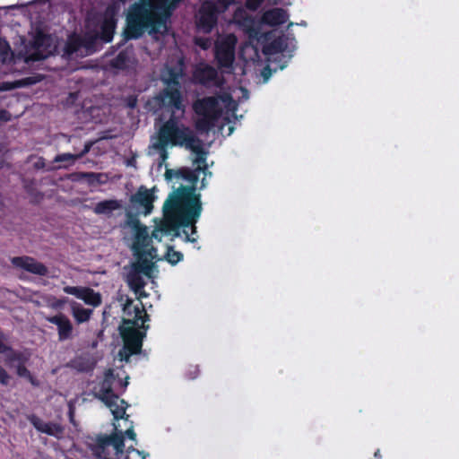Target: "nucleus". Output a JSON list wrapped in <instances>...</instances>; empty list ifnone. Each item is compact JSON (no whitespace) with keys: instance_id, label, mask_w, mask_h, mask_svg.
Masks as SVG:
<instances>
[{"instance_id":"f257e3e1","label":"nucleus","mask_w":459,"mask_h":459,"mask_svg":"<svg viewBox=\"0 0 459 459\" xmlns=\"http://www.w3.org/2000/svg\"><path fill=\"white\" fill-rule=\"evenodd\" d=\"M183 0H137L128 8L123 30L125 41L138 39L145 32L156 34L167 23Z\"/></svg>"},{"instance_id":"f03ea898","label":"nucleus","mask_w":459,"mask_h":459,"mask_svg":"<svg viewBox=\"0 0 459 459\" xmlns=\"http://www.w3.org/2000/svg\"><path fill=\"white\" fill-rule=\"evenodd\" d=\"M164 220L152 231V238L161 240L163 235L178 237L179 229L188 228L198 221L202 211L201 195L194 186H179L164 203Z\"/></svg>"},{"instance_id":"7ed1b4c3","label":"nucleus","mask_w":459,"mask_h":459,"mask_svg":"<svg viewBox=\"0 0 459 459\" xmlns=\"http://www.w3.org/2000/svg\"><path fill=\"white\" fill-rule=\"evenodd\" d=\"M185 146L197 154V162H205V153L204 152L201 140L195 134L190 127L182 126L176 127L172 119L166 121L160 128L158 133V140L152 144V148L157 150L160 154L159 165L169 158L167 146Z\"/></svg>"},{"instance_id":"20e7f679","label":"nucleus","mask_w":459,"mask_h":459,"mask_svg":"<svg viewBox=\"0 0 459 459\" xmlns=\"http://www.w3.org/2000/svg\"><path fill=\"white\" fill-rule=\"evenodd\" d=\"M0 355H4V362L9 368H14L19 377L27 379L33 386H39V381L27 368L30 360L28 352L13 348L9 335L0 329Z\"/></svg>"},{"instance_id":"39448f33","label":"nucleus","mask_w":459,"mask_h":459,"mask_svg":"<svg viewBox=\"0 0 459 459\" xmlns=\"http://www.w3.org/2000/svg\"><path fill=\"white\" fill-rule=\"evenodd\" d=\"M193 110L199 117L195 127L202 132H208L214 127L222 114L219 98L216 96L197 99L193 103Z\"/></svg>"},{"instance_id":"423d86ee","label":"nucleus","mask_w":459,"mask_h":459,"mask_svg":"<svg viewBox=\"0 0 459 459\" xmlns=\"http://www.w3.org/2000/svg\"><path fill=\"white\" fill-rule=\"evenodd\" d=\"M155 100L160 108H166L170 112V116L167 121H172L176 127L185 126L180 123L181 118L186 113V106L184 104V97L181 88L164 87L155 96Z\"/></svg>"},{"instance_id":"0eeeda50","label":"nucleus","mask_w":459,"mask_h":459,"mask_svg":"<svg viewBox=\"0 0 459 459\" xmlns=\"http://www.w3.org/2000/svg\"><path fill=\"white\" fill-rule=\"evenodd\" d=\"M113 446L117 455H122L125 448V437L122 432L112 435H99L96 438V444L91 450L96 459H110L107 447Z\"/></svg>"},{"instance_id":"6e6552de","label":"nucleus","mask_w":459,"mask_h":459,"mask_svg":"<svg viewBox=\"0 0 459 459\" xmlns=\"http://www.w3.org/2000/svg\"><path fill=\"white\" fill-rule=\"evenodd\" d=\"M121 336L124 346L119 351L120 359L128 361L132 355L141 352L143 334L134 327H126L121 331Z\"/></svg>"},{"instance_id":"1a4fd4ad","label":"nucleus","mask_w":459,"mask_h":459,"mask_svg":"<svg viewBox=\"0 0 459 459\" xmlns=\"http://www.w3.org/2000/svg\"><path fill=\"white\" fill-rule=\"evenodd\" d=\"M219 14V10L213 1H204L196 15V27L198 30L203 33H210L217 25Z\"/></svg>"},{"instance_id":"9d476101","label":"nucleus","mask_w":459,"mask_h":459,"mask_svg":"<svg viewBox=\"0 0 459 459\" xmlns=\"http://www.w3.org/2000/svg\"><path fill=\"white\" fill-rule=\"evenodd\" d=\"M237 39L229 35L215 44L214 57L219 68H230L235 60V46Z\"/></svg>"},{"instance_id":"9b49d317","label":"nucleus","mask_w":459,"mask_h":459,"mask_svg":"<svg viewBox=\"0 0 459 459\" xmlns=\"http://www.w3.org/2000/svg\"><path fill=\"white\" fill-rule=\"evenodd\" d=\"M97 397L110 409L115 420L124 418L126 407L117 406L118 395L113 392L112 380L108 377L101 382Z\"/></svg>"},{"instance_id":"f8f14e48","label":"nucleus","mask_w":459,"mask_h":459,"mask_svg":"<svg viewBox=\"0 0 459 459\" xmlns=\"http://www.w3.org/2000/svg\"><path fill=\"white\" fill-rule=\"evenodd\" d=\"M65 293L73 295L82 299L86 305L97 307L102 303L100 293L96 292L93 289L84 286H65L63 288Z\"/></svg>"},{"instance_id":"ddd939ff","label":"nucleus","mask_w":459,"mask_h":459,"mask_svg":"<svg viewBox=\"0 0 459 459\" xmlns=\"http://www.w3.org/2000/svg\"><path fill=\"white\" fill-rule=\"evenodd\" d=\"M117 8L115 4L108 5L104 13L103 21L100 24V31L99 38L106 43L112 41L115 30L117 27Z\"/></svg>"},{"instance_id":"4468645a","label":"nucleus","mask_w":459,"mask_h":459,"mask_svg":"<svg viewBox=\"0 0 459 459\" xmlns=\"http://www.w3.org/2000/svg\"><path fill=\"white\" fill-rule=\"evenodd\" d=\"M11 262L13 266L39 276H46L48 273L44 264L38 262L31 256H15L12 258Z\"/></svg>"},{"instance_id":"2eb2a0df","label":"nucleus","mask_w":459,"mask_h":459,"mask_svg":"<svg viewBox=\"0 0 459 459\" xmlns=\"http://www.w3.org/2000/svg\"><path fill=\"white\" fill-rule=\"evenodd\" d=\"M154 199L155 196L152 191L144 186H141L136 193L131 195L130 202L134 207L143 208V213L148 215L153 210Z\"/></svg>"},{"instance_id":"dca6fc26","label":"nucleus","mask_w":459,"mask_h":459,"mask_svg":"<svg viewBox=\"0 0 459 459\" xmlns=\"http://www.w3.org/2000/svg\"><path fill=\"white\" fill-rule=\"evenodd\" d=\"M30 423L40 433L47 434L56 438H61L65 432V428L56 422H45L35 414L28 416Z\"/></svg>"},{"instance_id":"f3484780","label":"nucleus","mask_w":459,"mask_h":459,"mask_svg":"<svg viewBox=\"0 0 459 459\" xmlns=\"http://www.w3.org/2000/svg\"><path fill=\"white\" fill-rule=\"evenodd\" d=\"M46 321L51 323L57 327L58 340L60 342L66 341L73 336V324L70 319L63 313L56 316H46Z\"/></svg>"},{"instance_id":"a211bd4d","label":"nucleus","mask_w":459,"mask_h":459,"mask_svg":"<svg viewBox=\"0 0 459 459\" xmlns=\"http://www.w3.org/2000/svg\"><path fill=\"white\" fill-rule=\"evenodd\" d=\"M184 75L182 67L165 65L160 72V81L165 87L181 88V80Z\"/></svg>"},{"instance_id":"6ab92c4d","label":"nucleus","mask_w":459,"mask_h":459,"mask_svg":"<svg viewBox=\"0 0 459 459\" xmlns=\"http://www.w3.org/2000/svg\"><path fill=\"white\" fill-rule=\"evenodd\" d=\"M134 255L135 256L136 261L132 264L130 271L136 272L137 273H141L151 278L154 265L149 259V256L152 257V252L134 253Z\"/></svg>"},{"instance_id":"aec40b11","label":"nucleus","mask_w":459,"mask_h":459,"mask_svg":"<svg viewBox=\"0 0 459 459\" xmlns=\"http://www.w3.org/2000/svg\"><path fill=\"white\" fill-rule=\"evenodd\" d=\"M288 18L289 14L286 10L275 7L265 11L261 17V21L264 24L275 27L284 24Z\"/></svg>"},{"instance_id":"412c9836","label":"nucleus","mask_w":459,"mask_h":459,"mask_svg":"<svg viewBox=\"0 0 459 459\" xmlns=\"http://www.w3.org/2000/svg\"><path fill=\"white\" fill-rule=\"evenodd\" d=\"M150 244L149 234L147 231V227L144 226L140 228L139 230L134 231V239L132 245V249L134 253H142V252H152L156 251L153 247L151 249H147V247Z\"/></svg>"},{"instance_id":"4be33fe9","label":"nucleus","mask_w":459,"mask_h":459,"mask_svg":"<svg viewBox=\"0 0 459 459\" xmlns=\"http://www.w3.org/2000/svg\"><path fill=\"white\" fill-rule=\"evenodd\" d=\"M70 306L72 316L78 325L88 322L93 314L92 309L85 308L78 302L72 301Z\"/></svg>"},{"instance_id":"5701e85b","label":"nucleus","mask_w":459,"mask_h":459,"mask_svg":"<svg viewBox=\"0 0 459 459\" xmlns=\"http://www.w3.org/2000/svg\"><path fill=\"white\" fill-rule=\"evenodd\" d=\"M122 207L121 201L110 199L99 202L93 208L94 213L98 215H109L114 211Z\"/></svg>"},{"instance_id":"b1692460","label":"nucleus","mask_w":459,"mask_h":459,"mask_svg":"<svg viewBox=\"0 0 459 459\" xmlns=\"http://www.w3.org/2000/svg\"><path fill=\"white\" fill-rule=\"evenodd\" d=\"M82 48V38L79 34L74 32L70 34L64 47V55L72 56Z\"/></svg>"},{"instance_id":"393cba45","label":"nucleus","mask_w":459,"mask_h":459,"mask_svg":"<svg viewBox=\"0 0 459 459\" xmlns=\"http://www.w3.org/2000/svg\"><path fill=\"white\" fill-rule=\"evenodd\" d=\"M77 178L84 180L89 186H95L108 182V175L100 172H80Z\"/></svg>"},{"instance_id":"a878e982","label":"nucleus","mask_w":459,"mask_h":459,"mask_svg":"<svg viewBox=\"0 0 459 459\" xmlns=\"http://www.w3.org/2000/svg\"><path fill=\"white\" fill-rule=\"evenodd\" d=\"M143 276V274L132 271H130L127 274V284L135 294L142 295V291L146 285Z\"/></svg>"},{"instance_id":"bb28decb","label":"nucleus","mask_w":459,"mask_h":459,"mask_svg":"<svg viewBox=\"0 0 459 459\" xmlns=\"http://www.w3.org/2000/svg\"><path fill=\"white\" fill-rule=\"evenodd\" d=\"M195 76L200 83L207 84L209 82H214L217 79L218 72L213 66L207 65L204 67L197 70Z\"/></svg>"},{"instance_id":"cd10ccee","label":"nucleus","mask_w":459,"mask_h":459,"mask_svg":"<svg viewBox=\"0 0 459 459\" xmlns=\"http://www.w3.org/2000/svg\"><path fill=\"white\" fill-rule=\"evenodd\" d=\"M206 166L204 168L198 167L195 170H192L189 168H181L177 169V178H182L191 183L190 186H194L196 189V183L198 181V171L206 170Z\"/></svg>"},{"instance_id":"c85d7f7f","label":"nucleus","mask_w":459,"mask_h":459,"mask_svg":"<svg viewBox=\"0 0 459 459\" xmlns=\"http://www.w3.org/2000/svg\"><path fill=\"white\" fill-rule=\"evenodd\" d=\"M129 62L128 54L126 51H120L111 61L110 65L116 69H126Z\"/></svg>"},{"instance_id":"c756f323","label":"nucleus","mask_w":459,"mask_h":459,"mask_svg":"<svg viewBox=\"0 0 459 459\" xmlns=\"http://www.w3.org/2000/svg\"><path fill=\"white\" fill-rule=\"evenodd\" d=\"M31 78H25L22 82L15 81V82H3L0 83V91H11L13 89H16L22 85L32 83Z\"/></svg>"},{"instance_id":"7c9ffc66","label":"nucleus","mask_w":459,"mask_h":459,"mask_svg":"<svg viewBox=\"0 0 459 459\" xmlns=\"http://www.w3.org/2000/svg\"><path fill=\"white\" fill-rule=\"evenodd\" d=\"M126 224L134 231L144 227V225L141 223L138 215L131 212H126Z\"/></svg>"},{"instance_id":"2f4dec72","label":"nucleus","mask_w":459,"mask_h":459,"mask_svg":"<svg viewBox=\"0 0 459 459\" xmlns=\"http://www.w3.org/2000/svg\"><path fill=\"white\" fill-rule=\"evenodd\" d=\"M166 260L172 265L177 264L183 259V254L179 251H176L172 247H169L165 255Z\"/></svg>"},{"instance_id":"473e14b6","label":"nucleus","mask_w":459,"mask_h":459,"mask_svg":"<svg viewBox=\"0 0 459 459\" xmlns=\"http://www.w3.org/2000/svg\"><path fill=\"white\" fill-rule=\"evenodd\" d=\"M284 42L281 38L273 40L268 46L271 53H281L284 50Z\"/></svg>"},{"instance_id":"72a5a7b5","label":"nucleus","mask_w":459,"mask_h":459,"mask_svg":"<svg viewBox=\"0 0 459 459\" xmlns=\"http://www.w3.org/2000/svg\"><path fill=\"white\" fill-rule=\"evenodd\" d=\"M12 380V376L7 370L0 364V385L2 386H8Z\"/></svg>"},{"instance_id":"f704fd0d","label":"nucleus","mask_w":459,"mask_h":459,"mask_svg":"<svg viewBox=\"0 0 459 459\" xmlns=\"http://www.w3.org/2000/svg\"><path fill=\"white\" fill-rule=\"evenodd\" d=\"M82 38V48H85L87 49L92 48L96 39H100L98 34L95 35H85Z\"/></svg>"},{"instance_id":"c9c22d12","label":"nucleus","mask_w":459,"mask_h":459,"mask_svg":"<svg viewBox=\"0 0 459 459\" xmlns=\"http://www.w3.org/2000/svg\"><path fill=\"white\" fill-rule=\"evenodd\" d=\"M81 155L72 154V153H62L58 154L55 158V161L56 162H65V161H74L77 160Z\"/></svg>"},{"instance_id":"e433bc0d","label":"nucleus","mask_w":459,"mask_h":459,"mask_svg":"<svg viewBox=\"0 0 459 459\" xmlns=\"http://www.w3.org/2000/svg\"><path fill=\"white\" fill-rule=\"evenodd\" d=\"M216 4V7L219 10V13H224L230 4L234 3V0H216L213 1Z\"/></svg>"},{"instance_id":"4c0bfd02","label":"nucleus","mask_w":459,"mask_h":459,"mask_svg":"<svg viewBox=\"0 0 459 459\" xmlns=\"http://www.w3.org/2000/svg\"><path fill=\"white\" fill-rule=\"evenodd\" d=\"M67 301H68V299L65 298V297L60 298V299L55 298L54 300L50 303L49 307L52 309L59 310V309H62L64 307V306L65 305V303Z\"/></svg>"},{"instance_id":"58836bf2","label":"nucleus","mask_w":459,"mask_h":459,"mask_svg":"<svg viewBox=\"0 0 459 459\" xmlns=\"http://www.w3.org/2000/svg\"><path fill=\"white\" fill-rule=\"evenodd\" d=\"M197 221H195V222H193L192 224H189V226H188L191 228V235H189L188 232L186 230H184V233L186 235V241L191 242V243H195L197 241V238L192 236L196 233L195 224Z\"/></svg>"},{"instance_id":"ea45409f","label":"nucleus","mask_w":459,"mask_h":459,"mask_svg":"<svg viewBox=\"0 0 459 459\" xmlns=\"http://www.w3.org/2000/svg\"><path fill=\"white\" fill-rule=\"evenodd\" d=\"M47 36L42 32H38L33 39V46L37 48L44 45Z\"/></svg>"},{"instance_id":"a19ab883","label":"nucleus","mask_w":459,"mask_h":459,"mask_svg":"<svg viewBox=\"0 0 459 459\" xmlns=\"http://www.w3.org/2000/svg\"><path fill=\"white\" fill-rule=\"evenodd\" d=\"M265 0H247L246 6L251 11L257 10Z\"/></svg>"},{"instance_id":"79ce46f5","label":"nucleus","mask_w":459,"mask_h":459,"mask_svg":"<svg viewBox=\"0 0 459 459\" xmlns=\"http://www.w3.org/2000/svg\"><path fill=\"white\" fill-rule=\"evenodd\" d=\"M46 57L45 55L40 53L39 51H34L33 53L30 54L28 59L30 61H40L43 60Z\"/></svg>"},{"instance_id":"37998d69","label":"nucleus","mask_w":459,"mask_h":459,"mask_svg":"<svg viewBox=\"0 0 459 459\" xmlns=\"http://www.w3.org/2000/svg\"><path fill=\"white\" fill-rule=\"evenodd\" d=\"M12 118L11 113L6 109H0V121L8 122Z\"/></svg>"},{"instance_id":"c03bdc74","label":"nucleus","mask_w":459,"mask_h":459,"mask_svg":"<svg viewBox=\"0 0 459 459\" xmlns=\"http://www.w3.org/2000/svg\"><path fill=\"white\" fill-rule=\"evenodd\" d=\"M11 49L9 43L6 40L0 41V51L3 54H6Z\"/></svg>"},{"instance_id":"a18cd8bd","label":"nucleus","mask_w":459,"mask_h":459,"mask_svg":"<svg viewBox=\"0 0 459 459\" xmlns=\"http://www.w3.org/2000/svg\"><path fill=\"white\" fill-rule=\"evenodd\" d=\"M165 178L167 180H171L173 178H177V170L175 169H166Z\"/></svg>"},{"instance_id":"49530a36","label":"nucleus","mask_w":459,"mask_h":459,"mask_svg":"<svg viewBox=\"0 0 459 459\" xmlns=\"http://www.w3.org/2000/svg\"><path fill=\"white\" fill-rule=\"evenodd\" d=\"M125 435H126L128 438H130V439H132V440H134V439H135V437H136V434H135V432L134 431V429H133L132 428H131V429H126V432H125Z\"/></svg>"},{"instance_id":"de8ad7c7","label":"nucleus","mask_w":459,"mask_h":459,"mask_svg":"<svg viewBox=\"0 0 459 459\" xmlns=\"http://www.w3.org/2000/svg\"><path fill=\"white\" fill-rule=\"evenodd\" d=\"M71 366L78 370H83V368L81 367L80 363L77 360H72Z\"/></svg>"},{"instance_id":"09e8293b","label":"nucleus","mask_w":459,"mask_h":459,"mask_svg":"<svg viewBox=\"0 0 459 459\" xmlns=\"http://www.w3.org/2000/svg\"><path fill=\"white\" fill-rule=\"evenodd\" d=\"M127 105L129 108H134L136 106V98L130 99Z\"/></svg>"},{"instance_id":"8fccbe9b","label":"nucleus","mask_w":459,"mask_h":459,"mask_svg":"<svg viewBox=\"0 0 459 459\" xmlns=\"http://www.w3.org/2000/svg\"><path fill=\"white\" fill-rule=\"evenodd\" d=\"M382 458V455L380 454V450L377 449L375 454H374V459H381Z\"/></svg>"},{"instance_id":"3c124183","label":"nucleus","mask_w":459,"mask_h":459,"mask_svg":"<svg viewBox=\"0 0 459 459\" xmlns=\"http://www.w3.org/2000/svg\"><path fill=\"white\" fill-rule=\"evenodd\" d=\"M117 406L121 407V406H124V407H127V403L125 400L121 399L120 400V404H117Z\"/></svg>"},{"instance_id":"603ef678","label":"nucleus","mask_w":459,"mask_h":459,"mask_svg":"<svg viewBox=\"0 0 459 459\" xmlns=\"http://www.w3.org/2000/svg\"><path fill=\"white\" fill-rule=\"evenodd\" d=\"M196 43H197L199 46H201L203 48H206V46H205L204 42H202V43H201V39H198V40L196 41Z\"/></svg>"},{"instance_id":"864d4df0","label":"nucleus","mask_w":459,"mask_h":459,"mask_svg":"<svg viewBox=\"0 0 459 459\" xmlns=\"http://www.w3.org/2000/svg\"><path fill=\"white\" fill-rule=\"evenodd\" d=\"M40 199L43 198V195L42 194H39Z\"/></svg>"},{"instance_id":"5fc2aeb1","label":"nucleus","mask_w":459,"mask_h":459,"mask_svg":"<svg viewBox=\"0 0 459 459\" xmlns=\"http://www.w3.org/2000/svg\"><path fill=\"white\" fill-rule=\"evenodd\" d=\"M125 459H129V456H128V455H126Z\"/></svg>"}]
</instances>
